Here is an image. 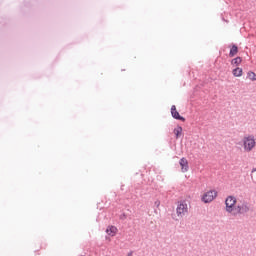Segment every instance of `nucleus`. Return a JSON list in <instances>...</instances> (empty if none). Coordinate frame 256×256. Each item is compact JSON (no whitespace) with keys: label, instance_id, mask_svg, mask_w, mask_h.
<instances>
[{"label":"nucleus","instance_id":"nucleus-1","mask_svg":"<svg viewBox=\"0 0 256 256\" xmlns=\"http://www.w3.org/2000/svg\"><path fill=\"white\" fill-rule=\"evenodd\" d=\"M235 210L236 212H232L233 216L245 215L250 212L251 204L247 202V200H241L240 202H238V204H236Z\"/></svg>","mask_w":256,"mask_h":256},{"label":"nucleus","instance_id":"nucleus-2","mask_svg":"<svg viewBox=\"0 0 256 256\" xmlns=\"http://www.w3.org/2000/svg\"><path fill=\"white\" fill-rule=\"evenodd\" d=\"M256 146V140L254 135H248L243 137V149L245 152H251Z\"/></svg>","mask_w":256,"mask_h":256},{"label":"nucleus","instance_id":"nucleus-3","mask_svg":"<svg viewBox=\"0 0 256 256\" xmlns=\"http://www.w3.org/2000/svg\"><path fill=\"white\" fill-rule=\"evenodd\" d=\"M237 198L233 195H229L225 199V210L227 213H234V209H236Z\"/></svg>","mask_w":256,"mask_h":256},{"label":"nucleus","instance_id":"nucleus-4","mask_svg":"<svg viewBox=\"0 0 256 256\" xmlns=\"http://www.w3.org/2000/svg\"><path fill=\"white\" fill-rule=\"evenodd\" d=\"M188 213V204L185 200H180L176 207V214L178 217L183 218Z\"/></svg>","mask_w":256,"mask_h":256},{"label":"nucleus","instance_id":"nucleus-5","mask_svg":"<svg viewBox=\"0 0 256 256\" xmlns=\"http://www.w3.org/2000/svg\"><path fill=\"white\" fill-rule=\"evenodd\" d=\"M218 196V192L216 190H209L205 192L201 198L203 203H211L213 202Z\"/></svg>","mask_w":256,"mask_h":256},{"label":"nucleus","instance_id":"nucleus-6","mask_svg":"<svg viewBox=\"0 0 256 256\" xmlns=\"http://www.w3.org/2000/svg\"><path fill=\"white\" fill-rule=\"evenodd\" d=\"M170 112L173 119L181 122H186V118L183 116H180V113L178 112L176 105L171 106Z\"/></svg>","mask_w":256,"mask_h":256},{"label":"nucleus","instance_id":"nucleus-7","mask_svg":"<svg viewBox=\"0 0 256 256\" xmlns=\"http://www.w3.org/2000/svg\"><path fill=\"white\" fill-rule=\"evenodd\" d=\"M179 165L181 167L182 173H186L189 171V162H188L187 158H185V157L180 158Z\"/></svg>","mask_w":256,"mask_h":256},{"label":"nucleus","instance_id":"nucleus-8","mask_svg":"<svg viewBox=\"0 0 256 256\" xmlns=\"http://www.w3.org/2000/svg\"><path fill=\"white\" fill-rule=\"evenodd\" d=\"M228 48L230 49L229 51L230 58L235 57L239 53V47L234 43L230 44Z\"/></svg>","mask_w":256,"mask_h":256},{"label":"nucleus","instance_id":"nucleus-9","mask_svg":"<svg viewBox=\"0 0 256 256\" xmlns=\"http://www.w3.org/2000/svg\"><path fill=\"white\" fill-rule=\"evenodd\" d=\"M118 232V228H116V226H108V228H106V233L110 236V237H114Z\"/></svg>","mask_w":256,"mask_h":256},{"label":"nucleus","instance_id":"nucleus-10","mask_svg":"<svg viewBox=\"0 0 256 256\" xmlns=\"http://www.w3.org/2000/svg\"><path fill=\"white\" fill-rule=\"evenodd\" d=\"M232 74L234 77L239 78L243 75V69L240 67H236L232 70Z\"/></svg>","mask_w":256,"mask_h":256},{"label":"nucleus","instance_id":"nucleus-11","mask_svg":"<svg viewBox=\"0 0 256 256\" xmlns=\"http://www.w3.org/2000/svg\"><path fill=\"white\" fill-rule=\"evenodd\" d=\"M242 62H243L242 57L237 56V57H235V58H233V59L231 60V65H232V66H235V67H238L239 65H241Z\"/></svg>","mask_w":256,"mask_h":256},{"label":"nucleus","instance_id":"nucleus-12","mask_svg":"<svg viewBox=\"0 0 256 256\" xmlns=\"http://www.w3.org/2000/svg\"><path fill=\"white\" fill-rule=\"evenodd\" d=\"M173 132L175 134L176 139H179L183 132V127L178 125L176 128H174Z\"/></svg>","mask_w":256,"mask_h":256},{"label":"nucleus","instance_id":"nucleus-13","mask_svg":"<svg viewBox=\"0 0 256 256\" xmlns=\"http://www.w3.org/2000/svg\"><path fill=\"white\" fill-rule=\"evenodd\" d=\"M247 78L251 81H256V73L253 71H248Z\"/></svg>","mask_w":256,"mask_h":256},{"label":"nucleus","instance_id":"nucleus-14","mask_svg":"<svg viewBox=\"0 0 256 256\" xmlns=\"http://www.w3.org/2000/svg\"><path fill=\"white\" fill-rule=\"evenodd\" d=\"M251 179H252V182L256 184V168H253L251 170Z\"/></svg>","mask_w":256,"mask_h":256},{"label":"nucleus","instance_id":"nucleus-15","mask_svg":"<svg viewBox=\"0 0 256 256\" xmlns=\"http://www.w3.org/2000/svg\"><path fill=\"white\" fill-rule=\"evenodd\" d=\"M160 205H161V202H160V200H155V202H154V206L156 207V208H159L160 207Z\"/></svg>","mask_w":256,"mask_h":256},{"label":"nucleus","instance_id":"nucleus-16","mask_svg":"<svg viewBox=\"0 0 256 256\" xmlns=\"http://www.w3.org/2000/svg\"><path fill=\"white\" fill-rule=\"evenodd\" d=\"M127 256H133V252H128Z\"/></svg>","mask_w":256,"mask_h":256},{"label":"nucleus","instance_id":"nucleus-17","mask_svg":"<svg viewBox=\"0 0 256 256\" xmlns=\"http://www.w3.org/2000/svg\"><path fill=\"white\" fill-rule=\"evenodd\" d=\"M173 220L178 221L176 218H173Z\"/></svg>","mask_w":256,"mask_h":256},{"label":"nucleus","instance_id":"nucleus-18","mask_svg":"<svg viewBox=\"0 0 256 256\" xmlns=\"http://www.w3.org/2000/svg\"><path fill=\"white\" fill-rule=\"evenodd\" d=\"M82 256H84V255H82Z\"/></svg>","mask_w":256,"mask_h":256}]
</instances>
